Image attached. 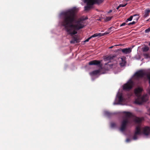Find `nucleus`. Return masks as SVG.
Masks as SVG:
<instances>
[{"instance_id":"obj_1","label":"nucleus","mask_w":150,"mask_h":150,"mask_svg":"<svg viewBox=\"0 0 150 150\" xmlns=\"http://www.w3.org/2000/svg\"><path fill=\"white\" fill-rule=\"evenodd\" d=\"M77 9L76 7L68 10L61 13L62 25L68 34L71 36L76 34L77 31L85 26L84 21L87 17H81L76 19Z\"/></svg>"},{"instance_id":"obj_2","label":"nucleus","mask_w":150,"mask_h":150,"mask_svg":"<svg viewBox=\"0 0 150 150\" xmlns=\"http://www.w3.org/2000/svg\"><path fill=\"white\" fill-rule=\"evenodd\" d=\"M142 91V89L140 88H138L134 90V93L136 96L137 97L134 101L135 104L141 105L144 102H146L147 100L146 96H141L140 93Z\"/></svg>"},{"instance_id":"obj_3","label":"nucleus","mask_w":150,"mask_h":150,"mask_svg":"<svg viewBox=\"0 0 150 150\" xmlns=\"http://www.w3.org/2000/svg\"><path fill=\"white\" fill-rule=\"evenodd\" d=\"M143 119L142 118L136 117L134 119V121L135 124L138 125L136 127L135 132L133 137L134 140H136L137 139V135L141 134V127L140 124Z\"/></svg>"},{"instance_id":"obj_4","label":"nucleus","mask_w":150,"mask_h":150,"mask_svg":"<svg viewBox=\"0 0 150 150\" xmlns=\"http://www.w3.org/2000/svg\"><path fill=\"white\" fill-rule=\"evenodd\" d=\"M104 0H84V2L86 3L87 6L85 7V11L90 10L94 4H100L102 3Z\"/></svg>"},{"instance_id":"obj_5","label":"nucleus","mask_w":150,"mask_h":150,"mask_svg":"<svg viewBox=\"0 0 150 150\" xmlns=\"http://www.w3.org/2000/svg\"><path fill=\"white\" fill-rule=\"evenodd\" d=\"M133 85V82L131 80H130L126 83L124 85L123 89L124 90H130L132 88Z\"/></svg>"},{"instance_id":"obj_6","label":"nucleus","mask_w":150,"mask_h":150,"mask_svg":"<svg viewBox=\"0 0 150 150\" xmlns=\"http://www.w3.org/2000/svg\"><path fill=\"white\" fill-rule=\"evenodd\" d=\"M129 123V122L128 119L126 118L123 120L122 122L120 129V130L122 132L124 131L127 125Z\"/></svg>"},{"instance_id":"obj_7","label":"nucleus","mask_w":150,"mask_h":150,"mask_svg":"<svg viewBox=\"0 0 150 150\" xmlns=\"http://www.w3.org/2000/svg\"><path fill=\"white\" fill-rule=\"evenodd\" d=\"M101 62V61L100 60H93L90 61L88 63V64L90 65H96L98 67H101L102 66Z\"/></svg>"},{"instance_id":"obj_8","label":"nucleus","mask_w":150,"mask_h":150,"mask_svg":"<svg viewBox=\"0 0 150 150\" xmlns=\"http://www.w3.org/2000/svg\"><path fill=\"white\" fill-rule=\"evenodd\" d=\"M146 74L143 70H140L137 71L134 74V75L137 77L141 78L145 75Z\"/></svg>"},{"instance_id":"obj_9","label":"nucleus","mask_w":150,"mask_h":150,"mask_svg":"<svg viewBox=\"0 0 150 150\" xmlns=\"http://www.w3.org/2000/svg\"><path fill=\"white\" fill-rule=\"evenodd\" d=\"M144 135L147 136L150 134V128L149 127H146L143 129L142 133Z\"/></svg>"},{"instance_id":"obj_10","label":"nucleus","mask_w":150,"mask_h":150,"mask_svg":"<svg viewBox=\"0 0 150 150\" xmlns=\"http://www.w3.org/2000/svg\"><path fill=\"white\" fill-rule=\"evenodd\" d=\"M122 52L125 54H129L132 52V48L131 47L121 49Z\"/></svg>"},{"instance_id":"obj_11","label":"nucleus","mask_w":150,"mask_h":150,"mask_svg":"<svg viewBox=\"0 0 150 150\" xmlns=\"http://www.w3.org/2000/svg\"><path fill=\"white\" fill-rule=\"evenodd\" d=\"M79 42V39L76 37H74L72 40L70 41V43L74 44L75 43H78Z\"/></svg>"},{"instance_id":"obj_12","label":"nucleus","mask_w":150,"mask_h":150,"mask_svg":"<svg viewBox=\"0 0 150 150\" xmlns=\"http://www.w3.org/2000/svg\"><path fill=\"white\" fill-rule=\"evenodd\" d=\"M115 57V56L113 55H110L106 57L105 58V60H112Z\"/></svg>"},{"instance_id":"obj_13","label":"nucleus","mask_w":150,"mask_h":150,"mask_svg":"<svg viewBox=\"0 0 150 150\" xmlns=\"http://www.w3.org/2000/svg\"><path fill=\"white\" fill-rule=\"evenodd\" d=\"M150 13V9L147 8L145 10L144 14L143 15V17L146 18L149 15Z\"/></svg>"},{"instance_id":"obj_14","label":"nucleus","mask_w":150,"mask_h":150,"mask_svg":"<svg viewBox=\"0 0 150 150\" xmlns=\"http://www.w3.org/2000/svg\"><path fill=\"white\" fill-rule=\"evenodd\" d=\"M100 70H97L93 71L90 72V74L91 75L94 76L100 73Z\"/></svg>"},{"instance_id":"obj_15","label":"nucleus","mask_w":150,"mask_h":150,"mask_svg":"<svg viewBox=\"0 0 150 150\" xmlns=\"http://www.w3.org/2000/svg\"><path fill=\"white\" fill-rule=\"evenodd\" d=\"M125 58L124 57L121 58V62L120 63V65L121 66L123 67L125 66L126 63Z\"/></svg>"},{"instance_id":"obj_16","label":"nucleus","mask_w":150,"mask_h":150,"mask_svg":"<svg viewBox=\"0 0 150 150\" xmlns=\"http://www.w3.org/2000/svg\"><path fill=\"white\" fill-rule=\"evenodd\" d=\"M118 98L119 99V103H122L123 101V98L122 94H119L118 96Z\"/></svg>"},{"instance_id":"obj_17","label":"nucleus","mask_w":150,"mask_h":150,"mask_svg":"<svg viewBox=\"0 0 150 150\" xmlns=\"http://www.w3.org/2000/svg\"><path fill=\"white\" fill-rule=\"evenodd\" d=\"M110 32V31L109 32H106L105 33H96V34L97 35V36H102L107 34H109Z\"/></svg>"},{"instance_id":"obj_18","label":"nucleus","mask_w":150,"mask_h":150,"mask_svg":"<svg viewBox=\"0 0 150 150\" xmlns=\"http://www.w3.org/2000/svg\"><path fill=\"white\" fill-rule=\"evenodd\" d=\"M124 113L125 115V116L128 117H131L132 116V114L130 112H124Z\"/></svg>"},{"instance_id":"obj_19","label":"nucleus","mask_w":150,"mask_h":150,"mask_svg":"<svg viewBox=\"0 0 150 150\" xmlns=\"http://www.w3.org/2000/svg\"><path fill=\"white\" fill-rule=\"evenodd\" d=\"M105 115L108 117H111L113 115L112 113L108 111H105Z\"/></svg>"},{"instance_id":"obj_20","label":"nucleus","mask_w":150,"mask_h":150,"mask_svg":"<svg viewBox=\"0 0 150 150\" xmlns=\"http://www.w3.org/2000/svg\"><path fill=\"white\" fill-rule=\"evenodd\" d=\"M97 37V35L96 34V33L94 34V35H91L90 37H89L87 39H86L85 41L84 42H88L89 40L92 38H94Z\"/></svg>"},{"instance_id":"obj_21","label":"nucleus","mask_w":150,"mask_h":150,"mask_svg":"<svg viewBox=\"0 0 150 150\" xmlns=\"http://www.w3.org/2000/svg\"><path fill=\"white\" fill-rule=\"evenodd\" d=\"M133 17H134V20L135 21L137 22L139 18V16L137 14H135L133 16Z\"/></svg>"},{"instance_id":"obj_22","label":"nucleus","mask_w":150,"mask_h":150,"mask_svg":"<svg viewBox=\"0 0 150 150\" xmlns=\"http://www.w3.org/2000/svg\"><path fill=\"white\" fill-rule=\"evenodd\" d=\"M133 17V16H131L129 18H127L126 20V22H127L128 21H131L132 20Z\"/></svg>"},{"instance_id":"obj_23","label":"nucleus","mask_w":150,"mask_h":150,"mask_svg":"<svg viewBox=\"0 0 150 150\" xmlns=\"http://www.w3.org/2000/svg\"><path fill=\"white\" fill-rule=\"evenodd\" d=\"M149 50V48L148 46H146L144 47L143 49V51L144 52H146Z\"/></svg>"},{"instance_id":"obj_24","label":"nucleus","mask_w":150,"mask_h":150,"mask_svg":"<svg viewBox=\"0 0 150 150\" xmlns=\"http://www.w3.org/2000/svg\"><path fill=\"white\" fill-rule=\"evenodd\" d=\"M110 126L112 128H114L116 126V124L112 122L110 124Z\"/></svg>"},{"instance_id":"obj_25","label":"nucleus","mask_w":150,"mask_h":150,"mask_svg":"<svg viewBox=\"0 0 150 150\" xmlns=\"http://www.w3.org/2000/svg\"><path fill=\"white\" fill-rule=\"evenodd\" d=\"M112 18H113V16H110V17H109V16L107 17L106 18V20L107 21H109L110 20H111Z\"/></svg>"},{"instance_id":"obj_26","label":"nucleus","mask_w":150,"mask_h":150,"mask_svg":"<svg viewBox=\"0 0 150 150\" xmlns=\"http://www.w3.org/2000/svg\"><path fill=\"white\" fill-rule=\"evenodd\" d=\"M147 77L149 80V83L150 85V73L147 74Z\"/></svg>"},{"instance_id":"obj_27","label":"nucleus","mask_w":150,"mask_h":150,"mask_svg":"<svg viewBox=\"0 0 150 150\" xmlns=\"http://www.w3.org/2000/svg\"><path fill=\"white\" fill-rule=\"evenodd\" d=\"M136 23V22L135 21H133L132 22L129 23L128 25H132Z\"/></svg>"},{"instance_id":"obj_28","label":"nucleus","mask_w":150,"mask_h":150,"mask_svg":"<svg viewBox=\"0 0 150 150\" xmlns=\"http://www.w3.org/2000/svg\"><path fill=\"white\" fill-rule=\"evenodd\" d=\"M150 32V27L145 30L146 33H148Z\"/></svg>"},{"instance_id":"obj_29","label":"nucleus","mask_w":150,"mask_h":150,"mask_svg":"<svg viewBox=\"0 0 150 150\" xmlns=\"http://www.w3.org/2000/svg\"><path fill=\"white\" fill-rule=\"evenodd\" d=\"M127 4L126 3L125 4H120L119 5H120V7H125Z\"/></svg>"},{"instance_id":"obj_30","label":"nucleus","mask_w":150,"mask_h":150,"mask_svg":"<svg viewBox=\"0 0 150 150\" xmlns=\"http://www.w3.org/2000/svg\"><path fill=\"white\" fill-rule=\"evenodd\" d=\"M126 23H123L120 25V26L121 27V26H125V25H126Z\"/></svg>"},{"instance_id":"obj_31","label":"nucleus","mask_w":150,"mask_h":150,"mask_svg":"<svg viewBox=\"0 0 150 150\" xmlns=\"http://www.w3.org/2000/svg\"><path fill=\"white\" fill-rule=\"evenodd\" d=\"M144 56L146 57H149V54H144Z\"/></svg>"},{"instance_id":"obj_32","label":"nucleus","mask_w":150,"mask_h":150,"mask_svg":"<svg viewBox=\"0 0 150 150\" xmlns=\"http://www.w3.org/2000/svg\"><path fill=\"white\" fill-rule=\"evenodd\" d=\"M130 141V140L129 139H126V141H127V142H129Z\"/></svg>"},{"instance_id":"obj_33","label":"nucleus","mask_w":150,"mask_h":150,"mask_svg":"<svg viewBox=\"0 0 150 150\" xmlns=\"http://www.w3.org/2000/svg\"><path fill=\"white\" fill-rule=\"evenodd\" d=\"M120 7V5L116 8L118 10L119 8Z\"/></svg>"},{"instance_id":"obj_34","label":"nucleus","mask_w":150,"mask_h":150,"mask_svg":"<svg viewBox=\"0 0 150 150\" xmlns=\"http://www.w3.org/2000/svg\"><path fill=\"white\" fill-rule=\"evenodd\" d=\"M112 28V27H111L108 28V30L110 31Z\"/></svg>"},{"instance_id":"obj_35","label":"nucleus","mask_w":150,"mask_h":150,"mask_svg":"<svg viewBox=\"0 0 150 150\" xmlns=\"http://www.w3.org/2000/svg\"><path fill=\"white\" fill-rule=\"evenodd\" d=\"M109 66H110V68H112L113 66L112 64H110V65L109 64Z\"/></svg>"},{"instance_id":"obj_36","label":"nucleus","mask_w":150,"mask_h":150,"mask_svg":"<svg viewBox=\"0 0 150 150\" xmlns=\"http://www.w3.org/2000/svg\"><path fill=\"white\" fill-rule=\"evenodd\" d=\"M148 112H149V115H150V109H149V110H148Z\"/></svg>"},{"instance_id":"obj_37","label":"nucleus","mask_w":150,"mask_h":150,"mask_svg":"<svg viewBox=\"0 0 150 150\" xmlns=\"http://www.w3.org/2000/svg\"><path fill=\"white\" fill-rule=\"evenodd\" d=\"M112 12V10H110V11H109L108 13H111V12Z\"/></svg>"},{"instance_id":"obj_38","label":"nucleus","mask_w":150,"mask_h":150,"mask_svg":"<svg viewBox=\"0 0 150 150\" xmlns=\"http://www.w3.org/2000/svg\"><path fill=\"white\" fill-rule=\"evenodd\" d=\"M113 46H111V47H109V48L111 49V48H113Z\"/></svg>"},{"instance_id":"obj_39","label":"nucleus","mask_w":150,"mask_h":150,"mask_svg":"<svg viewBox=\"0 0 150 150\" xmlns=\"http://www.w3.org/2000/svg\"><path fill=\"white\" fill-rule=\"evenodd\" d=\"M149 45L150 46V42H149Z\"/></svg>"},{"instance_id":"obj_40","label":"nucleus","mask_w":150,"mask_h":150,"mask_svg":"<svg viewBox=\"0 0 150 150\" xmlns=\"http://www.w3.org/2000/svg\"><path fill=\"white\" fill-rule=\"evenodd\" d=\"M149 94H150V90H149Z\"/></svg>"},{"instance_id":"obj_41","label":"nucleus","mask_w":150,"mask_h":150,"mask_svg":"<svg viewBox=\"0 0 150 150\" xmlns=\"http://www.w3.org/2000/svg\"><path fill=\"white\" fill-rule=\"evenodd\" d=\"M108 64V63H107L106 64H105V65H106V64L107 65Z\"/></svg>"},{"instance_id":"obj_42","label":"nucleus","mask_w":150,"mask_h":150,"mask_svg":"<svg viewBox=\"0 0 150 150\" xmlns=\"http://www.w3.org/2000/svg\"><path fill=\"white\" fill-rule=\"evenodd\" d=\"M118 103H115V104H117Z\"/></svg>"}]
</instances>
